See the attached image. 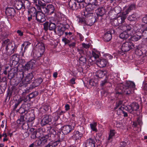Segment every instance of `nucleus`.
I'll return each mask as SVG.
<instances>
[{
  "instance_id": "43",
  "label": "nucleus",
  "mask_w": 147,
  "mask_h": 147,
  "mask_svg": "<svg viewBox=\"0 0 147 147\" xmlns=\"http://www.w3.org/2000/svg\"><path fill=\"white\" fill-rule=\"evenodd\" d=\"M51 141L49 143L48 145H47L45 147H50V146L51 145L52 147H55V139L54 138L53 139H51Z\"/></svg>"
},
{
  "instance_id": "5",
  "label": "nucleus",
  "mask_w": 147,
  "mask_h": 147,
  "mask_svg": "<svg viewBox=\"0 0 147 147\" xmlns=\"http://www.w3.org/2000/svg\"><path fill=\"white\" fill-rule=\"evenodd\" d=\"M19 112L21 114L20 119L17 121V123L18 124H22L21 122H23L28 118L29 115H30V112L27 111V109L24 110V111H22V109H21L19 110Z\"/></svg>"
},
{
  "instance_id": "20",
  "label": "nucleus",
  "mask_w": 147,
  "mask_h": 147,
  "mask_svg": "<svg viewBox=\"0 0 147 147\" xmlns=\"http://www.w3.org/2000/svg\"><path fill=\"white\" fill-rule=\"evenodd\" d=\"M107 63V60L105 59H99L96 62L97 65L100 68L105 67Z\"/></svg>"
},
{
  "instance_id": "44",
  "label": "nucleus",
  "mask_w": 147,
  "mask_h": 147,
  "mask_svg": "<svg viewBox=\"0 0 147 147\" xmlns=\"http://www.w3.org/2000/svg\"><path fill=\"white\" fill-rule=\"evenodd\" d=\"M30 45V43L28 42H24V43L22 45L21 49H23V47L25 46L24 50H25L28 47V46H29ZM24 51L25 50H24Z\"/></svg>"
},
{
  "instance_id": "16",
  "label": "nucleus",
  "mask_w": 147,
  "mask_h": 147,
  "mask_svg": "<svg viewBox=\"0 0 147 147\" xmlns=\"http://www.w3.org/2000/svg\"><path fill=\"white\" fill-rule=\"evenodd\" d=\"M96 142L95 138H90L88 139L85 144V147H95Z\"/></svg>"
},
{
  "instance_id": "60",
  "label": "nucleus",
  "mask_w": 147,
  "mask_h": 147,
  "mask_svg": "<svg viewBox=\"0 0 147 147\" xmlns=\"http://www.w3.org/2000/svg\"><path fill=\"white\" fill-rule=\"evenodd\" d=\"M127 144L124 141H123L121 142L120 143V146L119 147H125Z\"/></svg>"
},
{
  "instance_id": "31",
  "label": "nucleus",
  "mask_w": 147,
  "mask_h": 147,
  "mask_svg": "<svg viewBox=\"0 0 147 147\" xmlns=\"http://www.w3.org/2000/svg\"><path fill=\"white\" fill-rule=\"evenodd\" d=\"M14 5L16 8L17 9H20L23 7V2L21 1H16Z\"/></svg>"
},
{
  "instance_id": "63",
  "label": "nucleus",
  "mask_w": 147,
  "mask_h": 147,
  "mask_svg": "<svg viewBox=\"0 0 147 147\" xmlns=\"http://www.w3.org/2000/svg\"><path fill=\"white\" fill-rule=\"evenodd\" d=\"M142 22L146 24H147V16L144 17L142 19Z\"/></svg>"
},
{
  "instance_id": "61",
  "label": "nucleus",
  "mask_w": 147,
  "mask_h": 147,
  "mask_svg": "<svg viewBox=\"0 0 147 147\" xmlns=\"http://www.w3.org/2000/svg\"><path fill=\"white\" fill-rule=\"evenodd\" d=\"M36 143L38 146H41L43 145L41 139L40 140H38L37 141Z\"/></svg>"
},
{
  "instance_id": "51",
  "label": "nucleus",
  "mask_w": 147,
  "mask_h": 147,
  "mask_svg": "<svg viewBox=\"0 0 147 147\" xmlns=\"http://www.w3.org/2000/svg\"><path fill=\"white\" fill-rule=\"evenodd\" d=\"M62 28H60L57 31V34L59 36L62 35L64 33V31L62 29Z\"/></svg>"
},
{
  "instance_id": "19",
  "label": "nucleus",
  "mask_w": 147,
  "mask_h": 147,
  "mask_svg": "<svg viewBox=\"0 0 147 147\" xmlns=\"http://www.w3.org/2000/svg\"><path fill=\"white\" fill-rule=\"evenodd\" d=\"M51 121V119L49 115H44L40 121V124L42 126H44L48 124Z\"/></svg>"
},
{
  "instance_id": "47",
  "label": "nucleus",
  "mask_w": 147,
  "mask_h": 147,
  "mask_svg": "<svg viewBox=\"0 0 147 147\" xmlns=\"http://www.w3.org/2000/svg\"><path fill=\"white\" fill-rule=\"evenodd\" d=\"M122 101L121 100L117 102L116 103L115 107L114 108L115 110L116 109H117L120 105L122 104Z\"/></svg>"
},
{
  "instance_id": "48",
  "label": "nucleus",
  "mask_w": 147,
  "mask_h": 147,
  "mask_svg": "<svg viewBox=\"0 0 147 147\" xmlns=\"http://www.w3.org/2000/svg\"><path fill=\"white\" fill-rule=\"evenodd\" d=\"M78 5L80 8H83L86 5V3L84 1L78 3Z\"/></svg>"
},
{
  "instance_id": "57",
  "label": "nucleus",
  "mask_w": 147,
  "mask_h": 147,
  "mask_svg": "<svg viewBox=\"0 0 147 147\" xmlns=\"http://www.w3.org/2000/svg\"><path fill=\"white\" fill-rule=\"evenodd\" d=\"M89 84L92 86H94L96 85V83L94 82V81L92 79L90 80L89 82Z\"/></svg>"
},
{
  "instance_id": "13",
  "label": "nucleus",
  "mask_w": 147,
  "mask_h": 147,
  "mask_svg": "<svg viewBox=\"0 0 147 147\" xmlns=\"http://www.w3.org/2000/svg\"><path fill=\"white\" fill-rule=\"evenodd\" d=\"M112 28H111L105 34L103 40L105 42H108L111 40L112 38V34L115 33V30Z\"/></svg>"
},
{
  "instance_id": "1",
  "label": "nucleus",
  "mask_w": 147,
  "mask_h": 147,
  "mask_svg": "<svg viewBox=\"0 0 147 147\" xmlns=\"http://www.w3.org/2000/svg\"><path fill=\"white\" fill-rule=\"evenodd\" d=\"M135 87V83L129 81H127L125 85L117 88L115 96L118 99H121L123 95L129 96Z\"/></svg>"
},
{
  "instance_id": "49",
  "label": "nucleus",
  "mask_w": 147,
  "mask_h": 147,
  "mask_svg": "<svg viewBox=\"0 0 147 147\" xmlns=\"http://www.w3.org/2000/svg\"><path fill=\"white\" fill-rule=\"evenodd\" d=\"M125 109L124 108V107H120L118 110H117V114L118 115H121V113H122V111L123 109Z\"/></svg>"
},
{
  "instance_id": "4",
  "label": "nucleus",
  "mask_w": 147,
  "mask_h": 147,
  "mask_svg": "<svg viewBox=\"0 0 147 147\" xmlns=\"http://www.w3.org/2000/svg\"><path fill=\"white\" fill-rule=\"evenodd\" d=\"M63 17L64 16L61 13L57 12L56 13V22L57 21L56 27L58 28H68L70 27L68 24L63 25L61 22L63 20Z\"/></svg>"
},
{
  "instance_id": "45",
  "label": "nucleus",
  "mask_w": 147,
  "mask_h": 147,
  "mask_svg": "<svg viewBox=\"0 0 147 147\" xmlns=\"http://www.w3.org/2000/svg\"><path fill=\"white\" fill-rule=\"evenodd\" d=\"M21 123H22L21 124H22V129L24 130H28L29 129V124L28 123H24L23 122Z\"/></svg>"
},
{
  "instance_id": "2",
  "label": "nucleus",
  "mask_w": 147,
  "mask_h": 147,
  "mask_svg": "<svg viewBox=\"0 0 147 147\" xmlns=\"http://www.w3.org/2000/svg\"><path fill=\"white\" fill-rule=\"evenodd\" d=\"M63 112L61 111H56V117H57V119L56 120V131L57 130L58 132L57 134H56V137H57V140H56V146L60 144V142L62 141L63 137V135L61 134V131H62L61 129L63 126L62 125L59 123L57 124L56 121L59 119L60 116L62 115Z\"/></svg>"
},
{
  "instance_id": "8",
  "label": "nucleus",
  "mask_w": 147,
  "mask_h": 147,
  "mask_svg": "<svg viewBox=\"0 0 147 147\" xmlns=\"http://www.w3.org/2000/svg\"><path fill=\"white\" fill-rule=\"evenodd\" d=\"M139 108L138 104L136 102H133L129 105L124 106L125 109L131 113H134V111H137Z\"/></svg>"
},
{
  "instance_id": "35",
  "label": "nucleus",
  "mask_w": 147,
  "mask_h": 147,
  "mask_svg": "<svg viewBox=\"0 0 147 147\" xmlns=\"http://www.w3.org/2000/svg\"><path fill=\"white\" fill-rule=\"evenodd\" d=\"M41 139L43 145L47 143L49 140H51V139L49 138V135H48L43 136L41 137Z\"/></svg>"
},
{
  "instance_id": "42",
  "label": "nucleus",
  "mask_w": 147,
  "mask_h": 147,
  "mask_svg": "<svg viewBox=\"0 0 147 147\" xmlns=\"http://www.w3.org/2000/svg\"><path fill=\"white\" fill-rule=\"evenodd\" d=\"M136 13H133L131 15L129 16L128 18V20L130 21H133L136 19Z\"/></svg>"
},
{
  "instance_id": "59",
  "label": "nucleus",
  "mask_w": 147,
  "mask_h": 147,
  "mask_svg": "<svg viewBox=\"0 0 147 147\" xmlns=\"http://www.w3.org/2000/svg\"><path fill=\"white\" fill-rule=\"evenodd\" d=\"M116 127L117 128H119L122 126V123H121L119 121H117L116 122Z\"/></svg>"
},
{
  "instance_id": "58",
  "label": "nucleus",
  "mask_w": 147,
  "mask_h": 147,
  "mask_svg": "<svg viewBox=\"0 0 147 147\" xmlns=\"http://www.w3.org/2000/svg\"><path fill=\"white\" fill-rule=\"evenodd\" d=\"M68 44L69 47L73 48L75 47V46L76 44V43L75 42H74L71 43H69Z\"/></svg>"
},
{
  "instance_id": "40",
  "label": "nucleus",
  "mask_w": 147,
  "mask_h": 147,
  "mask_svg": "<svg viewBox=\"0 0 147 147\" xmlns=\"http://www.w3.org/2000/svg\"><path fill=\"white\" fill-rule=\"evenodd\" d=\"M36 5L37 6L39 9V8H42L43 7H45L46 5V3H43L41 1L38 0V4L35 3Z\"/></svg>"
},
{
  "instance_id": "9",
  "label": "nucleus",
  "mask_w": 147,
  "mask_h": 147,
  "mask_svg": "<svg viewBox=\"0 0 147 147\" xmlns=\"http://www.w3.org/2000/svg\"><path fill=\"white\" fill-rule=\"evenodd\" d=\"M84 15L87 18H89L90 19L88 21V24L90 26L92 25L95 22L96 20V14L94 12H86L84 13Z\"/></svg>"
},
{
  "instance_id": "50",
  "label": "nucleus",
  "mask_w": 147,
  "mask_h": 147,
  "mask_svg": "<svg viewBox=\"0 0 147 147\" xmlns=\"http://www.w3.org/2000/svg\"><path fill=\"white\" fill-rule=\"evenodd\" d=\"M79 60L80 61L84 63L86 61V59L85 57L81 55L79 59Z\"/></svg>"
},
{
  "instance_id": "34",
  "label": "nucleus",
  "mask_w": 147,
  "mask_h": 147,
  "mask_svg": "<svg viewBox=\"0 0 147 147\" xmlns=\"http://www.w3.org/2000/svg\"><path fill=\"white\" fill-rule=\"evenodd\" d=\"M31 3L28 0H25L23 3V7L24 9H29L30 7Z\"/></svg>"
},
{
  "instance_id": "38",
  "label": "nucleus",
  "mask_w": 147,
  "mask_h": 147,
  "mask_svg": "<svg viewBox=\"0 0 147 147\" xmlns=\"http://www.w3.org/2000/svg\"><path fill=\"white\" fill-rule=\"evenodd\" d=\"M35 116L32 112H30V117H29L28 123H29L31 122V124L33 123V121L35 119Z\"/></svg>"
},
{
  "instance_id": "30",
  "label": "nucleus",
  "mask_w": 147,
  "mask_h": 147,
  "mask_svg": "<svg viewBox=\"0 0 147 147\" xmlns=\"http://www.w3.org/2000/svg\"><path fill=\"white\" fill-rule=\"evenodd\" d=\"M100 55V53L99 51L94 50L92 52V56L91 57H93L94 59L99 58Z\"/></svg>"
},
{
  "instance_id": "46",
  "label": "nucleus",
  "mask_w": 147,
  "mask_h": 147,
  "mask_svg": "<svg viewBox=\"0 0 147 147\" xmlns=\"http://www.w3.org/2000/svg\"><path fill=\"white\" fill-rule=\"evenodd\" d=\"M38 9L40 10V11L43 13L44 14V13H48V9L47 7V8L45 7H42V8H39V9Z\"/></svg>"
},
{
  "instance_id": "41",
  "label": "nucleus",
  "mask_w": 147,
  "mask_h": 147,
  "mask_svg": "<svg viewBox=\"0 0 147 147\" xmlns=\"http://www.w3.org/2000/svg\"><path fill=\"white\" fill-rule=\"evenodd\" d=\"M38 94V92L37 91H35L30 94L27 96L30 99L36 97Z\"/></svg>"
},
{
  "instance_id": "62",
  "label": "nucleus",
  "mask_w": 147,
  "mask_h": 147,
  "mask_svg": "<svg viewBox=\"0 0 147 147\" xmlns=\"http://www.w3.org/2000/svg\"><path fill=\"white\" fill-rule=\"evenodd\" d=\"M137 122L139 125H142V120L140 117L137 118Z\"/></svg>"
},
{
  "instance_id": "6",
  "label": "nucleus",
  "mask_w": 147,
  "mask_h": 147,
  "mask_svg": "<svg viewBox=\"0 0 147 147\" xmlns=\"http://www.w3.org/2000/svg\"><path fill=\"white\" fill-rule=\"evenodd\" d=\"M33 77V75L32 72L28 74L25 78L22 79L20 82L19 86L21 87L24 86H26L27 84H29L31 82V81Z\"/></svg>"
},
{
  "instance_id": "55",
  "label": "nucleus",
  "mask_w": 147,
  "mask_h": 147,
  "mask_svg": "<svg viewBox=\"0 0 147 147\" xmlns=\"http://www.w3.org/2000/svg\"><path fill=\"white\" fill-rule=\"evenodd\" d=\"M105 57L107 59L110 60L112 59L113 58V56L109 53L106 54Z\"/></svg>"
},
{
  "instance_id": "39",
  "label": "nucleus",
  "mask_w": 147,
  "mask_h": 147,
  "mask_svg": "<svg viewBox=\"0 0 147 147\" xmlns=\"http://www.w3.org/2000/svg\"><path fill=\"white\" fill-rule=\"evenodd\" d=\"M89 125L91 130L92 131H94L95 132L97 131L98 130L96 128L97 124L96 122H94L92 123H90Z\"/></svg>"
},
{
  "instance_id": "17",
  "label": "nucleus",
  "mask_w": 147,
  "mask_h": 147,
  "mask_svg": "<svg viewBox=\"0 0 147 147\" xmlns=\"http://www.w3.org/2000/svg\"><path fill=\"white\" fill-rule=\"evenodd\" d=\"M74 129L72 126L70 125H65L63 126L61 129L62 132L64 134H67Z\"/></svg>"
},
{
  "instance_id": "27",
  "label": "nucleus",
  "mask_w": 147,
  "mask_h": 147,
  "mask_svg": "<svg viewBox=\"0 0 147 147\" xmlns=\"http://www.w3.org/2000/svg\"><path fill=\"white\" fill-rule=\"evenodd\" d=\"M137 31L136 33L138 34L140 33L142 36L147 38V28H145L144 29H142V28H138L137 29Z\"/></svg>"
},
{
  "instance_id": "28",
  "label": "nucleus",
  "mask_w": 147,
  "mask_h": 147,
  "mask_svg": "<svg viewBox=\"0 0 147 147\" xmlns=\"http://www.w3.org/2000/svg\"><path fill=\"white\" fill-rule=\"evenodd\" d=\"M116 133V131L114 129H110V130L109 134L107 139V140L109 142L112 141L113 137L115 135Z\"/></svg>"
},
{
  "instance_id": "25",
  "label": "nucleus",
  "mask_w": 147,
  "mask_h": 147,
  "mask_svg": "<svg viewBox=\"0 0 147 147\" xmlns=\"http://www.w3.org/2000/svg\"><path fill=\"white\" fill-rule=\"evenodd\" d=\"M107 73L106 71L98 70L95 74V76L100 78H102L106 75Z\"/></svg>"
},
{
  "instance_id": "18",
  "label": "nucleus",
  "mask_w": 147,
  "mask_h": 147,
  "mask_svg": "<svg viewBox=\"0 0 147 147\" xmlns=\"http://www.w3.org/2000/svg\"><path fill=\"white\" fill-rule=\"evenodd\" d=\"M5 13L7 16L12 18L15 15V11L13 8L7 7L6 9Z\"/></svg>"
},
{
  "instance_id": "33",
  "label": "nucleus",
  "mask_w": 147,
  "mask_h": 147,
  "mask_svg": "<svg viewBox=\"0 0 147 147\" xmlns=\"http://www.w3.org/2000/svg\"><path fill=\"white\" fill-rule=\"evenodd\" d=\"M131 36L130 38V40L132 41H136L140 39L141 38V36H142L141 34L138 35V34H136L135 35Z\"/></svg>"
},
{
  "instance_id": "23",
  "label": "nucleus",
  "mask_w": 147,
  "mask_h": 147,
  "mask_svg": "<svg viewBox=\"0 0 147 147\" xmlns=\"http://www.w3.org/2000/svg\"><path fill=\"white\" fill-rule=\"evenodd\" d=\"M76 0H70L69 2V7L73 10H77L78 8V6L76 3Z\"/></svg>"
},
{
  "instance_id": "53",
  "label": "nucleus",
  "mask_w": 147,
  "mask_h": 147,
  "mask_svg": "<svg viewBox=\"0 0 147 147\" xmlns=\"http://www.w3.org/2000/svg\"><path fill=\"white\" fill-rule=\"evenodd\" d=\"M90 3L91 4L90 5H94L95 6V7H96L97 5L96 0H90Z\"/></svg>"
},
{
  "instance_id": "21",
  "label": "nucleus",
  "mask_w": 147,
  "mask_h": 147,
  "mask_svg": "<svg viewBox=\"0 0 147 147\" xmlns=\"http://www.w3.org/2000/svg\"><path fill=\"white\" fill-rule=\"evenodd\" d=\"M83 136V133L78 131H75L72 136L73 139L74 140H80Z\"/></svg>"
},
{
  "instance_id": "11",
  "label": "nucleus",
  "mask_w": 147,
  "mask_h": 147,
  "mask_svg": "<svg viewBox=\"0 0 147 147\" xmlns=\"http://www.w3.org/2000/svg\"><path fill=\"white\" fill-rule=\"evenodd\" d=\"M134 47V45L132 42H126L122 44L121 50L123 51L126 52Z\"/></svg>"
},
{
  "instance_id": "7",
  "label": "nucleus",
  "mask_w": 147,
  "mask_h": 147,
  "mask_svg": "<svg viewBox=\"0 0 147 147\" xmlns=\"http://www.w3.org/2000/svg\"><path fill=\"white\" fill-rule=\"evenodd\" d=\"M135 32L134 28H128L126 30L121 33L119 35L120 38L123 39H126L130 36H131Z\"/></svg>"
},
{
  "instance_id": "15",
  "label": "nucleus",
  "mask_w": 147,
  "mask_h": 147,
  "mask_svg": "<svg viewBox=\"0 0 147 147\" xmlns=\"http://www.w3.org/2000/svg\"><path fill=\"white\" fill-rule=\"evenodd\" d=\"M36 62L35 60H31L23 66V68L25 70H28L30 69H32L34 67Z\"/></svg>"
},
{
  "instance_id": "56",
  "label": "nucleus",
  "mask_w": 147,
  "mask_h": 147,
  "mask_svg": "<svg viewBox=\"0 0 147 147\" xmlns=\"http://www.w3.org/2000/svg\"><path fill=\"white\" fill-rule=\"evenodd\" d=\"M125 52H124L122 51L121 50L120 51H119L117 53V55L118 56H122L123 55Z\"/></svg>"
},
{
  "instance_id": "64",
  "label": "nucleus",
  "mask_w": 147,
  "mask_h": 147,
  "mask_svg": "<svg viewBox=\"0 0 147 147\" xmlns=\"http://www.w3.org/2000/svg\"><path fill=\"white\" fill-rule=\"evenodd\" d=\"M75 80L76 78H73L70 80V82L72 84H75Z\"/></svg>"
},
{
  "instance_id": "36",
  "label": "nucleus",
  "mask_w": 147,
  "mask_h": 147,
  "mask_svg": "<svg viewBox=\"0 0 147 147\" xmlns=\"http://www.w3.org/2000/svg\"><path fill=\"white\" fill-rule=\"evenodd\" d=\"M135 52L136 54H138L139 56H140L142 53V52L140 50V45H136L135 47L134 46Z\"/></svg>"
},
{
  "instance_id": "22",
  "label": "nucleus",
  "mask_w": 147,
  "mask_h": 147,
  "mask_svg": "<svg viewBox=\"0 0 147 147\" xmlns=\"http://www.w3.org/2000/svg\"><path fill=\"white\" fill-rule=\"evenodd\" d=\"M74 39L72 36H69V35H65V37H63L62 38V41L64 42L65 45L69 43L70 41Z\"/></svg>"
},
{
  "instance_id": "29",
  "label": "nucleus",
  "mask_w": 147,
  "mask_h": 147,
  "mask_svg": "<svg viewBox=\"0 0 147 147\" xmlns=\"http://www.w3.org/2000/svg\"><path fill=\"white\" fill-rule=\"evenodd\" d=\"M96 13L97 16H102L105 13V10L103 7H100L97 9L96 10Z\"/></svg>"
},
{
  "instance_id": "52",
  "label": "nucleus",
  "mask_w": 147,
  "mask_h": 147,
  "mask_svg": "<svg viewBox=\"0 0 147 147\" xmlns=\"http://www.w3.org/2000/svg\"><path fill=\"white\" fill-rule=\"evenodd\" d=\"M28 105L27 104H23L22 106V107L20 109H22V111H24V110L26 109H27V111L28 109Z\"/></svg>"
},
{
  "instance_id": "26",
  "label": "nucleus",
  "mask_w": 147,
  "mask_h": 147,
  "mask_svg": "<svg viewBox=\"0 0 147 147\" xmlns=\"http://www.w3.org/2000/svg\"><path fill=\"white\" fill-rule=\"evenodd\" d=\"M96 7L94 5H89L86 6L85 10L84 11V13H85L86 12L87 13L94 12V9Z\"/></svg>"
},
{
  "instance_id": "54",
  "label": "nucleus",
  "mask_w": 147,
  "mask_h": 147,
  "mask_svg": "<svg viewBox=\"0 0 147 147\" xmlns=\"http://www.w3.org/2000/svg\"><path fill=\"white\" fill-rule=\"evenodd\" d=\"M11 42L9 40V39H7L6 40L4 41L2 43V45L3 46H5V45H7V44H8L9 43Z\"/></svg>"
},
{
  "instance_id": "12",
  "label": "nucleus",
  "mask_w": 147,
  "mask_h": 147,
  "mask_svg": "<svg viewBox=\"0 0 147 147\" xmlns=\"http://www.w3.org/2000/svg\"><path fill=\"white\" fill-rule=\"evenodd\" d=\"M17 46L15 45L14 43L12 42H9L6 46V53L7 55H10L14 52L15 50H16Z\"/></svg>"
},
{
  "instance_id": "10",
  "label": "nucleus",
  "mask_w": 147,
  "mask_h": 147,
  "mask_svg": "<svg viewBox=\"0 0 147 147\" xmlns=\"http://www.w3.org/2000/svg\"><path fill=\"white\" fill-rule=\"evenodd\" d=\"M134 5L133 4L130 5L128 9L126 10V12L125 13H122L121 15L117 18V20L119 22L121 23H123L124 22L125 19L126 18V15L131 10H133L134 8Z\"/></svg>"
},
{
  "instance_id": "32",
  "label": "nucleus",
  "mask_w": 147,
  "mask_h": 147,
  "mask_svg": "<svg viewBox=\"0 0 147 147\" xmlns=\"http://www.w3.org/2000/svg\"><path fill=\"white\" fill-rule=\"evenodd\" d=\"M28 12L29 14H31L32 16L33 15V16L34 17L37 12H36V10L34 7H31L28 9Z\"/></svg>"
},
{
  "instance_id": "37",
  "label": "nucleus",
  "mask_w": 147,
  "mask_h": 147,
  "mask_svg": "<svg viewBox=\"0 0 147 147\" xmlns=\"http://www.w3.org/2000/svg\"><path fill=\"white\" fill-rule=\"evenodd\" d=\"M48 9V13L52 14L53 13L55 10V8L52 5H49L47 6Z\"/></svg>"
},
{
  "instance_id": "24",
  "label": "nucleus",
  "mask_w": 147,
  "mask_h": 147,
  "mask_svg": "<svg viewBox=\"0 0 147 147\" xmlns=\"http://www.w3.org/2000/svg\"><path fill=\"white\" fill-rule=\"evenodd\" d=\"M42 80L41 78H39L34 80L31 85L30 88H33L38 86L42 82Z\"/></svg>"
},
{
  "instance_id": "14",
  "label": "nucleus",
  "mask_w": 147,
  "mask_h": 147,
  "mask_svg": "<svg viewBox=\"0 0 147 147\" xmlns=\"http://www.w3.org/2000/svg\"><path fill=\"white\" fill-rule=\"evenodd\" d=\"M34 16L37 21L39 22H42L45 20L44 14L42 12L38 11Z\"/></svg>"
},
{
  "instance_id": "3",
  "label": "nucleus",
  "mask_w": 147,
  "mask_h": 147,
  "mask_svg": "<svg viewBox=\"0 0 147 147\" xmlns=\"http://www.w3.org/2000/svg\"><path fill=\"white\" fill-rule=\"evenodd\" d=\"M36 48L35 55L37 57H40L45 51L44 45L43 43H38L36 45Z\"/></svg>"
}]
</instances>
